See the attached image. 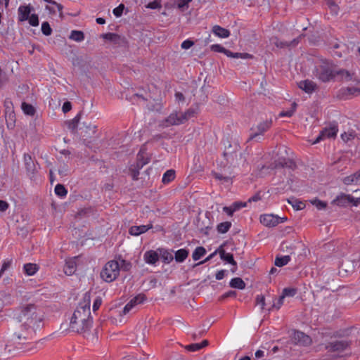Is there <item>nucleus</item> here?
Here are the masks:
<instances>
[{
    "instance_id": "nucleus-1",
    "label": "nucleus",
    "mask_w": 360,
    "mask_h": 360,
    "mask_svg": "<svg viewBox=\"0 0 360 360\" xmlns=\"http://www.w3.org/2000/svg\"><path fill=\"white\" fill-rule=\"evenodd\" d=\"M92 323L90 309L77 307L70 319V327L74 332L85 333L91 328Z\"/></svg>"
},
{
    "instance_id": "nucleus-2",
    "label": "nucleus",
    "mask_w": 360,
    "mask_h": 360,
    "mask_svg": "<svg viewBox=\"0 0 360 360\" xmlns=\"http://www.w3.org/2000/svg\"><path fill=\"white\" fill-rule=\"evenodd\" d=\"M224 157L226 160L227 163L233 167L243 165L246 160L243 153L240 152V145L236 142L233 144H229V146L225 148Z\"/></svg>"
},
{
    "instance_id": "nucleus-3",
    "label": "nucleus",
    "mask_w": 360,
    "mask_h": 360,
    "mask_svg": "<svg viewBox=\"0 0 360 360\" xmlns=\"http://www.w3.org/2000/svg\"><path fill=\"white\" fill-rule=\"evenodd\" d=\"M32 339V337L29 333L20 328L10 335L7 342L8 352H12L15 350L22 349L24 345Z\"/></svg>"
},
{
    "instance_id": "nucleus-4",
    "label": "nucleus",
    "mask_w": 360,
    "mask_h": 360,
    "mask_svg": "<svg viewBox=\"0 0 360 360\" xmlns=\"http://www.w3.org/2000/svg\"><path fill=\"white\" fill-rule=\"evenodd\" d=\"M336 65L332 61L323 60L316 68V76L323 82H327L336 77Z\"/></svg>"
},
{
    "instance_id": "nucleus-5",
    "label": "nucleus",
    "mask_w": 360,
    "mask_h": 360,
    "mask_svg": "<svg viewBox=\"0 0 360 360\" xmlns=\"http://www.w3.org/2000/svg\"><path fill=\"white\" fill-rule=\"evenodd\" d=\"M271 117H266L264 120L258 122V123L254 124L250 128V134L248 141L256 140L257 141H259L262 140L264 134L271 127Z\"/></svg>"
},
{
    "instance_id": "nucleus-6",
    "label": "nucleus",
    "mask_w": 360,
    "mask_h": 360,
    "mask_svg": "<svg viewBox=\"0 0 360 360\" xmlns=\"http://www.w3.org/2000/svg\"><path fill=\"white\" fill-rule=\"evenodd\" d=\"M120 273V265L117 261L112 260L106 263L101 272V277L106 282L116 279Z\"/></svg>"
},
{
    "instance_id": "nucleus-7",
    "label": "nucleus",
    "mask_w": 360,
    "mask_h": 360,
    "mask_svg": "<svg viewBox=\"0 0 360 360\" xmlns=\"http://www.w3.org/2000/svg\"><path fill=\"white\" fill-rule=\"evenodd\" d=\"M43 320L44 315L41 313L37 316H34L32 319L22 323L20 328L33 337L36 331L43 326Z\"/></svg>"
},
{
    "instance_id": "nucleus-8",
    "label": "nucleus",
    "mask_w": 360,
    "mask_h": 360,
    "mask_svg": "<svg viewBox=\"0 0 360 360\" xmlns=\"http://www.w3.org/2000/svg\"><path fill=\"white\" fill-rule=\"evenodd\" d=\"M194 112L193 110H188L184 113H172L166 120L165 124L164 125L165 127H169L170 125H178L184 123L186 121L189 117H191L193 115Z\"/></svg>"
},
{
    "instance_id": "nucleus-9",
    "label": "nucleus",
    "mask_w": 360,
    "mask_h": 360,
    "mask_svg": "<svg viewBox=\"0 0 360 360\" xmlns=\"http://www.w3.org/2000/svg\"><path fill=\"white\" fill-rule=\"evenodd\" d=\"M42 312L32 304H29L22 307L19 314L20 321L22 323L32 319L34 316H37Z\"/></svg>"
},
{
    "instance_id": "nucleus-10",
    "label": "nucleus",
    "mask_w": 360,
    "mask_h": 360,
    "mask_svg": "<svg viewBox=\"0 0 360 360\" xmlns=\"http://www.w3.org/2000/svg\"><path fill=\"white\" fill-rule=\"evenodd\" d=\"M349 347V344L346 340L331 341L326 345V349L330 352L340 353L346 350Z\"/></svg>"
},
{
    "instance_id": "nucleus-11",
    "label": "nucleus",
    "mask_w": 360,
    "mask_h": 360,
    "mask_svg": "<svg viewBox=\"0 0 360 360\" xmlns=\"http://www.w3.org/2000/svg\"><path fill=\"white\" fill-rule=\"evenodd\" d=\"M303 35H300L298 37L294 39L290 42L280 41L277 37H272L270 38L269 41L271 44H274L277 48L283 49L289 46H295L300 42V39Z\"/></svg>"
},
{
    "instance_id": "nucleus-12",
    "label": "nucleus",
    "mask_w": 360,
    "mask_h": 360,
    "mask_svg": "<svg viewBox=\"0 0 360 360\" xmlns=\"http://www.w3.org/2000/svg\"><path fill=\"white\" fill-rule=\"evenodd\" d=\"M338 128L335 124H331L329 127L324 128L318 136L314 143H317L325 138H333L336 136Z\"/></svg>"
},
{
    "instance_id": "nucleus-13",
    "label": "nucleus",
    "mask_w": 360,
    "mask_h": 360,
    "mask_svg": "<svg viewBox=\"0 0 360 360\" xmlns=\"http://www.w3.org/2000/svg\"><path fill=\"white\" fill-rule=\"evenodd\" d=\"M336 77H338V80L342 82H349L352 81L356 84L359 83V80L356 78L355 74L354 72H350L345 69H340L335 71Z\"/></svg>"
},
{
    "instance_id": "nucleus-14",
    "label": "nucleus",
    "mask_w": 360,
    "mask_h": 360,
    "mask_svg": "<svg viewBox=\"0 0 360 360\" xmlns=\"http://www.w3.org/2000/svg\"><path fill=\"white\" fill-rule=\"evenodd\" d=\"M24 163L25 167L27 172V174L32 179L37 172V167L34 161L29 154L24 155Z\"/></svg>"
},
{
    "instance_id": "nucleus-15",
    "label": "nucleus",
    "mask_w": 360,
    "mask_h": 360,
    "mask_svg": "<svg viewBox=\"0 0 360 360\" xmlns=\"http://www.w3.org/2000/svg\"><path fill=\"white\" fill-rule=\"evenodd\" d=\"M281 218L274 214H264L260 217L261 223L267 227H274L280 223Z\"/></svg>"
},
{
    "instance_id": "nucleus-16",
    "label": "nucleus",
    "mask_w": 360,
    "mask_h": 360,
    "mask_svg": "<svg viewBox=\"0 0 360 360\" xmlns=\"http://www.w3.org/2000/svg\"><path fill=\"white\" fill-rule=\"evenodd\" d=\"M146 295L143 294H139L137 296L131 299L124 307L122 313L124 315L128 314L130 310L139 304L143 303L146 300Z\"/></svg>"
},
{
    "instance_id": "nucleus-17",
    "label": "nucleus",
    "mask_w": 360,
    "mask_h": 360,
    "mask_svg": "<svg viewBox=\"0 0 360 360\" xmlns=\"http://www.w3.org/2000/svg\"><path fill=\"white\" fill-rule=\"evenodd\" d=\"M274 169L286 167L291 169H294L296 167V165L292 160L284 158H278V160H275L274 162Z\"/></svg>"
},
{
    "instance_id": "nucleus-18",
    "label": "nucleus",
    "mask_w": 360,
    "mask_h": 360,
    "mask_svg": "<svg viewBox=\"0 0 360 360\" xmlns=\"http://www.w3.org/2000/svg\"><path fill=\"white\" fill-rule=\"evenodd\" d=\"M198 230L204 235H208V231L211 229L210 219L207 217L198 218L196 222Z\"/></svg>"
},
{
    "instance_id": "nucleus-19",
    "label": "nucleus",
    "mask_w": 360,
    "mask_h": 360,
    "mask_svg": "<svg viewBox=\"0 0 360 360\" xmlns=\"http://www.w3.org/2000/svg\"><path fill=\"white\" fill-rule=\"evenodd\" d=\"M293 339L295 343L302 345H308L311 342V338L301 331H295L293 335Z\"/></svg>"
},
{
    "instance_id": "nucleus-20",
    "label": "nucleus",
    "mask_w": 360,
    "mask_h": 360,
    "mask_svg": "<svg viewBox=\"0 0 360 360\" xmlns=\"http://www.w3.org/2000/svg\"><path fill=\"white\" fill-rule=\"evenodd\" d=\"M104 39L112 41L114 44L121 46L124 44V39L115 33H105L101 35Z\"/></svg>"
},
{
    "instance_id": "nucleus-21",
    "label": "nucleus",
    "mask_w": 360,
    "mask_h": 360,
    "mask_svg": "<svg viewBox=\"0 0 360 360\" xmlns=\"http://www.w3.org/2000/svg\"><path fill=\"white\" fill-rule=\"evenodd\" d=\"M352 200H354V197L350 195L341 194L334 199L332 203L338 206L345 207L351 204Z\"/></svg>"
},
{
    "instance_id": "nucleus-22",
    "label": "nucleus",
    "mask_w": 360,
    "mask_h": 360,
    "mask_svg": "<svg viewBox=\"0 0 360 360\" xmlns=\"http://www.w3.org/2000/svg\"><path fill=\"white\" fill-rule=\"evenodd\" d=\"M299 87L307 94H311L316 88V84L311 80L305 79L300 82Z\"/></svg>"
},
{
    "instance_id": "nucleus-23",
    "label": "nucleus",
    "mask_w": 360,
    "mask_h": 360,
    "mask_svg": "<svg viewBox=\"0 0 360 360\" xmlns=\"http://www.w3.org/2000/svg\"><path fill=\"white\" fill-rule=\"evenodd\" d=\"M153 227L150 225H141V226H132L129 229V233L131 236H138L142 233H146Z\"/></svg>"
},
{
    "instance_id": "nucleus-24",
    "label": "nucleus",
    "mask_w": 360,
    "mask_h": 360,
    "mask_svg": "<svg viewBox=\"0 0 360 360\" xmlns=\"http://www.w3.org/2000/svg\"><path fill=\"white\" fill-rule=\"evenodd\" d=\"M218 253L220 255L221 259L228 262L232 266H236L237 265L236 262L233 259V255L231 253L226 252V251L223 249L222 246H220L218 248Z\"/></svg>"
},
{
    "instance_id": "nucleus-25",
    "label": "nucleus",
    "mask_w": 360,
    "mask_h": 360,
    "mask_svg": "<svg viewBox=\"0 0 360 360\" xmlns=\"http://www.w3.org/2000/svg\"><path fill=\"white\" fill-rule=\"evenodd\" d=\"M145 262L149 264H155L159 259V255L156 251L148 250L144 253Z\"/></svg>"
},
{
    "instance_id": "nucleus-26",
    "label": "nucleus",
    "mask_w": 360,
    "mask_h": 360,
    "mask_svg": "<svg viewBox=\"0 0 360 360\" xmlns=\"http://www.w3.org/2000/svg\"><path fill=\"white\" fill-rule=\"evenodd\" d=\"M345 185H360V169L354 174L347 176L343 179Z\"/></svg>"
},
{
    "instance_id": "nucleus-27",
    "label": "nucleus",
    "mask_w": 360,
    "mask_h": 360,
    "mask_svg": "<svg viewBox=\"0 0 360 360\" xmlns=\"http://www.w3.org/2000/svg\"><path fill=\"white\" fill-rule=\"evenodd\" d=\"M76 259L77 257H74L66 261L64 266V272L65 274L70 276L75 273L76 271Z\"/></svg>"
},
{
    "instance_id": "nucleus-28",
    "label": "nucleus",
    "mask_w": 360,
    "mask_h": 360,
    "mask_svg": "<svg viewBox=\"0 0 360 360\" xmlns=\"http://www.w3.org/2000/svg\"><path fill=\"white\" fill-rule=\"evenodd\" d=\"M31 12L30 6H20L18 8V19L20 21H25L29 18Z\"/></svg>"
},
{
    "instance_id": "nucleus-29",
    "label": "nucleus",
    "mask_w": 360,
    "mask_h": 360,
    "mask_svg": "<svg viewBox=\"0 0 360 360\" xmlns=\"http://www.w3.org/2000/svg\"><path fill=\"white\" fill-rule=\"evenodd\" d=\"M212 32L215 35L221 38H226L230 35L229 30L219 25H214L212 28Z\"/></svg>"
},
{
    "instance_id": "nucleus-30",
    "label": "nucleus",
    "mask_w": 360,
    "mask_h": 360,
    "mask_svg": "<svg viewBox=\"0 0 360 360\" xmlns=\"http://www.w3.org/2000/svg\"><path fill=\"white\" fill-rule=\"evenodd\" d=\"M23 270L27 276H33L39 270V266L33 263H27L24 264Z\"/></svg>"
},
{
    "instance_id": "nucleus-31",
    "label": "nucleus",
    "mask_w": 360,
    "mask_h": 360,
    "mask_svg": "<svg viewBox=\"0 0 360 360\" xmlns=\"http://www.w3.org/2000/svg\"><path fill=\"white\" fill-rule=\"evenodd\" d=\"M148 162L149 159L145 157L144 153L143 152L142 150H141L137 154L136 164L135 166L137 167L138 169H141L144 165H146Z\"/></svg>"
},
{
    "instance_id": "nucleus-32",
    "label": "nucleus",
    "mask_w": 360,
    "mask_h": 360,
    "mask_svg": "<svg viewBox=\"0 0 360 360\" xmlns=\"http://www.w3.org/2000/svg\"><path fill=\"white\" fill-rule=\"evenodd\" d=\"M158 250L159 251L160 257L164 263L169 264L174 259L172 252L168 250L160 248Z\"/></svg>"
},
{
    "instance_id": "nucleus-33",
    "label": "nucleus",
    "mask_w": 360,
    "mask_h": 360,
    "mask_svg": "<svg viewBox=\"0 0 360 360\" xmlns=\"http://www.w3.org/2000/svg\"><path fill=\"white\" fill-rule=\"evenodd\" d=\"M356 92H360V89L355 87L342 88L339 91V96L344 98L348 96L354 95Z\"/></svg>"
},
{
    "instance_id": "nucleus-34",
    "label": "nucleus",
    "mask_w": 360,
    "mask_h": 360,
    "mask_svg": "<svg viewBox=\"0 0 360 360\" xmlns=\"http://www.w3.org/2000/svg\"><path fill=\"white\" fill-rule=\"evenodd\" d=\"M189 252L186 249H180L175 252L174 259L176 262H183L188 256Z\"/></svg>"
},
{
    "instance_id": "nucleus-35",
    "label": "nucleus",
    "mask_w": 360,
    "mask_h": 360,
    "mask_svg": "<svg viewBox=\"0 0 360 360\" xmlns=\"http://www.w3.org/2000/svg\"><path fill=\"white\" fill-rule=\"evenodd\" d=\"M229 285L233 288L243 290L245 288V282L240 278H233L231 280Z\"/></svg>"
},
{
    "instance_id": "nucleus-36",
    "label": "nucleus",
    "mask_w": 360,
    "mask_h": 360,
    "mask_svg": "<svg viewBox=\"0 0 360 360\" xmlns=\"http://www.w3.org/2000/svg\"><path fill=\"white\" fill-rule=\"evenodd\" d=\"M81 119V112L78 113L75 118L72 120L68 121L67 122L68 128L72 131V132H75V131L77 129L78 123Z\"/></svg>"
},
{
    "instance_id": "nucleus-37",
    "label": "nucleus",
    "mask_w": 360,
    "mask_h": 360,
    "mask_svg": "<svg viewBox=\"0 0 360 360\" xmlns=\"http://www.w3.org/2000/svg\"><path fill=\"white\" fill-rule=\"evenodd\" d=\"M90 302H91V295L90 292H86L84 293L83 297V301L79 304L77 307L82 308L83 309H90Z\"/></svg>"
},
{
    "instance_id": "nucleus-38",
    "label": "nucleus",
    "mask_w": 360,
    "mask_h": 360,
    "mask_svg": "<svg viewBox=\"0 0 360 360\" xmlns=\"http://www.w3.org/2000/svg\"><path fill=\"white\" fill-rule=\"evenodd\" d=\"M287 201L296 210H301L304 209L305 207V205L304 202H302L294 198L287 199Z\"/></svg>"
},
{
    "instance_id": "nucleus-39",
    "label": "nucleus",
    "mask_w": 360,
    "mask_h": 360,
    "mask_svg": "<svg viewBox=\"0 0 360 360\" xmlns=\"http://www.w3.org/2000/svg\"><path fill=\"white\" fill-rule=\"evenodd\" d=\"M290 261V257L289 255L276 257L275 259L274 264L276 266L281 267L286 265Z\"/></svg>"
},
{
    "instance_id": "nucleus-40",
    "label": "nucleus",
    "mask_w": 360,
    "mask_h": 360,
    "mask_svg": "<svg viewBox=\"0 0 360 360\" xmlns=\"http://www.w3.org/2000/svg\"><path fill=\"white\" fill-rule=\"evenodd\" d=\"M70 39L79 42L84 39V34L82 31L72 30L70 33Z\"/></svg>"
},
{
    "instance_id": "nucleus-41",
    "label": "nucleus",
    "mask_w": 360,
    "mask_h": 360,
    "mask_svg": "<svg viewBox=\"0 0 360 360\" xmlns=\"http://www.w3.org/2000/svg\"><path fill=\"white\" fill-rule=\"evenodd\" d=\"M206 253V250L202 246L197 247L193 252L192 257L193 260L197 261L203 257Z\"/></svg>"
},
{
    "instance_id": "nucleus-42",
    "label": "nucleus",
    "mask_w": 360,
    "mask_h": 360,
    "mask_svg": "<svg viewBox=\"0 0 360 360\" xmlns=\"http://www.w3.org/2000/svg\"><path fill=\"white\" fill-rule=\"evenodd\" d=\"M21 107L25 115L33 116L35 114V108L31 104L23 102Z\"/></svg>"
},
{
    "instance_id": "nucleus-43",
    "label": "nucleus",
    "mask_w": 360,
    "mask_h": 360,
    "mask_svg": "<svg viewBox=\"0 0 360 360\" xmlns=\"http://www.w3.org/2000/svg\"><path fill=\"white\" fill-rule=\"evenodd\" d=\"M175 177V172L173 169L167 170L162 176V182L164 184H168L172 181Z\"/></svg>"
},
{
    "instance_id": "nucleus-44",
    "label": "nucleus",
    "mask_w": 360,
    "mask_h": 360,
    "mask_svg": "<svg viewBox=\"0 0 360 360\" xmlns=\"http://www.w3.org/2000/svg\"><path fill=\"white\" fill-rule=\"evenodd\" d=\"M231 226V222L225 221V222H222V223H220L219 224H218L217 229L219 233H225L229 230Z\"/></svg>"
},
{
    "instance_id": "nucleus-45",
    "label": "nucleus",
    "mask_w": 360,
    "mask_h": 360,
    "mask_svg": "<svg viewBox=\"0 0 360 360\" xmlns=\"http://www.w3.org/2000/svg\"><path fill=\"white\" fill-rule=\"evenodd\" d=\"M55 193L60 197H65L68 193V191L63 185L58 184L55 187Z\"/></svg>"
},
{
    "instance_id": "nucleus-46",
    "label": "nucleus",
    "mask_w": 360,
    "mask_h": 360,
    "mask_svg": "<svg viewBox=\"0 0 360 360\" xmlns=\"http://www.w3.org/2000/svg\"><path fill=\"white\" fill-rule=\"evenodd\" d=\"M296 108H297V103L295 102H293L291 104L290 110L282 111L279 114V116L280 117H291L293 115L294 112L296 110Z\"/></svg>"
},
{
    "instance_id": "nucleus-47",
    "label": "nucleus",
    "mask_w": 360,
    "mask_h": 360,
    "mask_svg": "<svg viewBox=\"0 0 360 360\" xmlns=\"http://www.w3.org/2000/svg\"><path fill=\"white\" fill-rule=\"evenodd\" d=\"M211 50L213 51H216V52H219V53H224L226 56L229 53V55L231 54V51L228 50V49H226L225 48H224L223 46H221V45L219 44H213L211 46Z\"/></svg>"
},
{
    "instance_id": "nucleus-48",
    "label": "nucleus",
    "mask_w": 360,
    "mask_h": 360,
    "mask_svg": "<svg viewBox=\"0 0 360 360\" xmlns=\"http://www.w3.org/2000/svg\"><path fill=\"white\" fill-rule=\"evenodd\" d=\"M228 57L234 58H242V59H247V58H252V56L247 53H233L231 52V54L229 55V53L226 55Z\"/></svg>"
},
{
    "instance_id": "nucleus-49",
    "label": "nucleus",
    "mask_w": 360,
    "mask_h": 360,
    "mask_svg": "<svg viewBox=\"0 0 360 360\" xmlns=\"http://www.w3.org/2000/svg\"><path fill=\"white\" fill-rule=\"evenodd\" d=\"M213 176L219 181H221L224 183H231V178L228 176H223L222 174L217 173V172H212Z\"/></svg>"
},
{
    "instance_id": "nucleus-50",
    "label": "nucleus",
    "mask_w": 360,
    "mask_h": 360,
    "mask_svg": "<svg viewBox=\"0 0 360 360\" xmlns=\"http://www.w3.org/2000/svg\"><path fill=\"white\" fill-rule=\"evenodd\" d=\"M147 108L150 111L160 112L162 110V104L158 101H154L153 103L148 104Z\"/></svg>"
},
{
    "instance_id": "nucleus-51",
    "label": "nucleus",
    "mask_w": 360,
    "mask_h": 360,
    "mask_svg": "<svg viewBox=\"0 0 360 360\" xmlns=\"http://www.w3.org/2000/svg\"><path fill=\"white\" fill-rule=\"evenodd\" d=\"M297 293V289L294 288H285L283 290L282 295L284 297H293Z\"/></svg>"
},
{
    "instance_id": "nucleus-52",
    "label": "nucleus",
    "mask_w": 360,
    "mask_h": 360,
    "mask_svg": "<svg viewBox=\"0 0 360 360\" xmlns=\"http://www.w3.org/2000/svg\"><path fill=\"white\" fill-rule=\"evenodd\" d=\"M310 202L313 205L316 206L318 210H323L327 206L326 202L321 201L317 198L311 200Z\"/></svg>"
},
{
    "instance_id": "nucleus-53",
    "label": "nucleus",
    "mask_w": 360,
    "mask_h": 360,
    "mask_svg": "<svg viewBox=\"0 0 360 360\" xmlns=\"http://www.w3.org/2000/svg\"><path fill=\"white\" fill-rule=\"evenodd\" d=\"M41 32L45 36H49L52 33V29L48 22L41 24Z\"/></svg>"
},
{
    "instance_id": "nucleus-54",
    "label": "nucleus",
    "mask_w": 360,
    "mask_h": 360,
    "mask_svg": "<svg viewBox=\"0 0 360 360\" xmlns=\"http://www.w3.org/2000/svg\"><path fill=\"white\" fill-rule=\"evenodd\" d=\"M139 170H140V169H138V167H136L135 165H133L130 167V169H129L130 174L134 181L138 180V179H139L138 176L139 175Z\"/></svg>"
},
{
    "instance_id": "nucleus-55",
    "label": "nucleus",
    "mask_w": 360,
    "mask_h": 360,
    "mask_svg": "<svg viewBox=\"0 0 360 360\" xmlns=\"http://www.w3.org/2000/svg\"><path fill=\"white\" fill-rule=\"evenodd\" d=\"M12 105L11 101L6 100L4 105L6 107V114L9 112V117L12 120L14 117L13 111L11 110V105Z\"/></svg>"
},
{
    "instance_id": "nucleus-56",
    "label": "nucleus",
    "mask_w": 360,
    "mask_h": 360,
    "mask_svg": "<svg viewBox=\"0 0 360 360\" xmlns=\"http://www.w3.org/2000/svg\"><path fill=\"white\" fill-rule=\"evenodd\" d=\"M29 20V23L32 26H37L39 25V18L37 14H32L30 16H29V18L27 19Z\"/></svg>"
},
{
    "instance_id": "nucleus-57",
    "label": "nucleus",
    "mask_w": 360,
    "mask_h": 360,
    "mask_svg": "<svg viewBox=\"0 0 360 360\" xmlns=\"http://www.w3.org/2000/svg\"><path fill=\"white\" fill-rule=\"evenodd\" d=\"M124 9V4H121L117 7L113 9L112 13L116 17H120L122 15Z\"/></svg>"
},
{
    "instance_id": "nucleus-58",
    "label": "nucleus",
    "mask_w": 360,
    "mask_h": 360,
    "mask_svg": "<svg viewBox=\"0 0 360 360\" xmlns=\"http://www.w3.org/2000/svg\"><path fill=\"white\" fill-rule=\"evenodd\" d=\"M186 349L191 352H195L201 349V346L199 343L191 344L186 346Z\"/></svg>"
},
{
    "instance_id": "nucleus-59",
    "label": "nucleus",
    "mask_w": 360,
    "mask_h": 360,
    "mask_svg": "<svg viewBox=\"0 0 360 360\" xmlns=\"http://www.w3.org/2000/svg\"><path fill=\"white\" fill-rule=\"evenodd\" d=\"M256 304L261 307V309H264L265 305V298L262 295H259L256 297Z\"/></svg>"
},
{
    "instance_id": "nucleus-60",
    "label": "nucleus",
    "mask_w": 360,
    "mask_h": 360,
    "mask_svg": "<svg viewBox=\"0 0 360 360\" xmlns=\"http://www.w3.org/2000/svg\"><path fill=\"white\" fill-rule=\"evenodd\" d=\"M68 172H69V168L67 165H63L58 169V174L61 176L68 175Z\"/></svg>"
},
{
    "instance_id": "nucleus-61",
    "label": "nucleus",
    "mask_w": 360,
    "mask_h": 360,
    "mask_svg": "<svg viewBox=\"0 0 360 360\" xmlns=\"http://www.w3.org/2000/svg\"><path fill=\"white\" fill-rule=\"evenodd\" d=\"M194 45V41L190 39L184 41L181 45L183 49H188Z\"/></svg>"
},
{
    "instance_id": "nucleus-62",
    "label": "nucleus",
    "mask_w": 360,
    "mask_h": 360,
    "mask_svg": "<svg viewBox=\"0 0 360 360\" xmlns=\"http://www.w3.org/2000/svg\"><path fill=\"white\" fill-rule=\"evenodd\" d=\"M246 205H247V202H235L234 203L232 204V206L233 207V210H235V212L239 210L242 207H246Z\"/></svg>"
},
{
    "instance_id": "nucleus-63",
    "label": "nucleus",
    "mask_w": 360,
    "mask_h": 360,
    "mask_svg": "<svg viewBox=\"0 0 360 360\" xmlns=\"http://www.w3.org/2000/svg\"><path fill=\"white\" fill-rule=\"evenodd\" d=\"M84 125L85 126L86 129V132H89L90 134H94L96 131V126L92 125L91 124H86V123H84Z\"/></svg>"
},
{
    "instance_id": "nucleus-64",
    "label": "nucleus",
    "mask_w": 360,
    "mask_h": 360,
    "mask_svg": "<svg viewBox=\"0 0 360 360\" xmlns=\"http://www.w3.org/2000/svg\"><path fill=\"white\" fill-rule=\"evenodd\" d=\"M102 304V299L100 297H96L94 302L93 310L95 311L98 310Z\"/></svg>"
}]
</instances>
